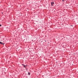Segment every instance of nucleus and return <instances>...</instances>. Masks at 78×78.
I'll list each match as a JSON object with an SVG mask.
<instances>
[{
	"label": "nucleus",
	"instance_id": "obj_1",
	"mask_svg": "<svg viewBox=\"0 0 78 78\" xmlns=\"http://www.w3.org/2000/svg\"><path fill=\"white\" fill-rule=\"evenodd\" d=\"M51 6H53V5H54V2H51Z\"/></svg>",
	"mask_w": 78,
	"mask_h": 78
},
{
	"label": "nucleus",
	"instance_id": "obj_2",
	"mask_svg": "<svg viewBox=\"0 0 78 78\" xmlns=\"http://www.w3.org/2000/svg\"><path fill=\"white\" fill-rule=\"evenodd\" d=\"M0 44H3V45H4V44H5L2 43V41H0Z\"/></svg>",
	"mask_w": 78,
	"mask_h": 78
},
{
	"label": "nucleus",
	"instance_id": "obj_3",
	"mask_svg": "<svg viewBox=\"0 0 78 78\" xmlns=\"http://www.w3.org/2000/svg\"><path fill=\"white\" fill-rule=\"evenodd\" d=\"M28 75H30V73L28 72Z\"/></svg>",
	"mask_w": 78,
	"mask_h": 78
},
{
	"label": "nucleus",
	"instance_id": "obj_4",
	"mask_svg": "<svg viewBox=\"0 0 78 78\" xmlns=\"http://www.w3.org/2000/svg\"><path fill=\"white\" fill-rule=\"evenodd\" d=\"M23 66V67H24V68H25V66H26L24 65Z\"/></svg>",
	"mask_w": 78,
	"mask_h": 78
},
{
	"label": "nucleus",
	"instance_id": "obj_5",
	"mask_svg": "<svg viewBox=\"0 0 78 78\" xmlns=\"http://www.w3.org/2000/svg\"><path fill=\"white\" fill-rule=\"evenodd\" d=\"M22 66H24V64H22Z\"/></svg>",
	"mask_w": 78,
	"mask_h": 78
},
{
	"label": "nucleus",
	"instance_id": "obj_6",
	"mask_svg": "<svg viewBox=\"0 0 78 78\" xmlns=\"http://www.w3.org/2000/svg\"><path fill=\"white\" fill-rule=\"evenodd\" d=\"M64 0H62V2H64Z\"/></svg>",
	"mask_w": 78,
	"mask_h": 78
},
{
	"label": "nucleus",
	"instance_id": "obj_7",
	"mask_svg": "<svg viewBox=\"0 0 78 78\" xmlns=\"http://www.w3.org/2000/svg\"><path fill=\"white\" fill-rule=\"evenodd\" d=\"M0 27H2V25L1 24H0Z\"/></svg>",
	"mask_w": 78,
	"mask_h": 78
},
{
	"label": "nucleus",
	"instance_id": "obj_8",
	"mask_svg": "<svg viewBox=\"0 0 78 78\" xmlns=\"http://www.w3.org/2000/svg\"><path fill=\"white\" fill-rule=\"evenodd\" d=\"M45 42H46V41H45Z\"/></svg>",
	"mask_w": 78,
	"mask_h": 78
},
{
	"label": "nucleus",
	"instance_id": "obj_9",
	"mask_svg": "<svg viewBox=\"0 0 78 78\" xmlns=\"http://www.w3.org/2000/svg\"><path fill=\"white\" fill-rule=\"evenodd\" d=\"M65 0V1H66V0Z\"/></svg>",
	"mask_w": 78,
	"mask_h": 78
}]
</instances>
